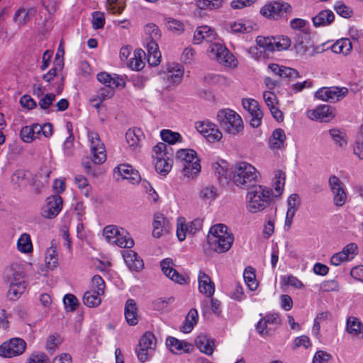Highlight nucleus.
I'll return each instance as SVG.
<instances>
[{"mask_svg": "<svg viewBox=\"0 0 363 363\" xmlns=\"http://www.w3.org/2000/svg\"><path fill=\"white\" fill-rule=\"evenodd\" d=\"M292 11L291 6L284 1H274L262 8L260 13L264 17L274 20L286 16Z\"/></svg>", "mask_w": 363, "mask_h": 363, "instance_id": "423d86ee", "label": "nucleus"}, {"mask_svg": "<svg viewBox=\"0 0 363 363\" xmlns=\"http://www.w3.org/2000/svg\"><path fill=\"white\" fill-rule=\"evenodd\" d=\"M93 291H95L98 294H104L105 289V282L99 275H95L92 278Z\"/></svg>", "mask_w": 363, "mask_h": 363, "instance_id": "680f3d73", "label": "nucleus"}, {"mask_svg": "<svg viewBox=\"0 0 363 363\" xmlns=\"http://www.w3.org/2000/svg\"><path fill=\"white\" fill-rule=\"evenodd\" d=\"M17 248L19 251L24 253H28L32 251L33 245L30 237L28 234L23 233L21 235L17 242Z\"/></svg>", "mask_w": 363, "mask_h": 363, "instance_id": "a19ab883", "label": "nucleus"}, {"mask_svg": "<svg viewBox=\"0 0 363 363\" xmlns=\"http://www.w3.org/2000/svg\"><path fill=\"white\" fill-rule=\"evenodd\" d=\"M211 129H208V133L203 134V136L206 138V139L211 143L215 141H219L223 136L222 133L218 129L216 125L214 124V127H211Z\"/></svg>", "mask_w": 363, "mask_h": 363, "instance_id": "13d9d810", "label": "nucleus"}, {"mask_svg": "<svg viewBox=\"0 0 363 363\" xmlns=\"http://www.w3.org/2000/svg\"><path fill=\"white\" fill-rule=\"evenodd\" d=\"M331 358V355L325 351L319 350L315 352L312 363H327Z\"/></svg>", "mask_w": 363, "mask_h": 363, "instance_id": "774afa93", "label": "nucleus"}, {"mask_svg": "<svg viewBox=\"0 0 363 363\" xmlns=\"http://www.w3.org/2000/svg\"><path fill=\"white\" fill-rule=\"evenodd\" d=\"M26 283L22 277L18 274L14 276L11 281L10 288L8 291V297L11 300H16L24 292Z\"/></svg>", "mask_w": 363, "mask_h": 363, "instance_id": "6ab92c4d", "label": "nucleus"}, {"mask_svg": "<svg viewBox=\"0 0 363 363\" xmlns=\"http://www.w3.org/2000/svg\"><path fill=\"white\" fill-rule=\"evenodd\" d=\"M273 190L262 185L252 186L246 195L247 209L251 213L262 211L271 203Z\"/></svg>", "mask_w": 363, "mask_h": 363, "instance_id": "f257e3e1", "label": "nucleus"}, {"mask_svg": "<svg viewBox=\"0 0 363 363\" xmlns=\"http://www.w3.org/2000/svg\"><path fill=\"white\" fill-rule=\"evenodd\" d=\"M242 106L250 115V125L253 128H257L260 125L263 113L259 108L258 102L252 99H242Z\"/></svg>", "mask_w": 363, "mask_h": 363, "instance_id": "9d476101", "label": "nucleus"}, {"mask_svg": "<svg viewBox=\"0 0 363 363\" xmlns=\"http://www.w3.org/2000/svg\"><path fill=\"white\" fill-rule=\"evenodd\" d=\"M309 118L311 119L320 120L321 121L327 122L330 118H333V113L330 107L328 105H321L309 113Z\"/></svg>", "mask_w": 363, "mask_h": 363, "instance_id": "393cba45", "label": "nucleus"}, {"mask_svg": "<svg viewBox=\"0 0 363 363\" xmlns=\"http://www.w3.org/2000/svg\"><path fill=\"white\" fill-rule=\"evenodd\" d=\"M182 167L183 175L189 179H193L197 176L201 168L199 159H196L194 163H186V164H182Z\"/></svg>", "mask_w": 363, "mask_h": 363, "instance_id": "7c9ffc66", "label": "nucleus"}, {"mask_svg": "<svg viewBox=\"0 0 363 363\" xmlns=\"http://www.w3.org/2000/svg\"><path fill=\"white\" fill-rule=\"evenodd\" d=\"M97 79L106 86L111 87H124L125 82L121 80V82H116V79L113 78L109 74L106 72H101L97 74Z\"/></svg>", "mask_w": 363, "mask_h": 363, "instance_id": "e433bc0d", "label": "nucleus"}, {"mask_svg": "<svg viewBox=\"0 0 363 363\" xmlns=\"http://www.w3.org/2000/svg\"><path fill=\"white\" fill-rule=\"evenodd\" d=\"M21 138L25 143H31L36 138L33 125H26L22 128L20 133Z\"/></svg>", "mask_w": 363, "mask_h": 363, "instance_id": "603ef678", "label": "nucleus"}, {"mask_svg": "<svg viewBox=\"0 0 363 363\" xmlns=\"http://www.w3.org/2000/svg\"><path fill=\"white\" fill-rule=\"evenodd\" d=\"M90 142L91 152L92 159L86 158L83 160L82 164L86 174L95 177L96 165L104 163L106 160V154L104 144L101 143L97 133L89 132L88 134Z\"/></svg>", "mask_w": 363, "mask_h": 363, "instance_id": "f03ea898", "label": "nucleus"}, {"mask_svg": "<svg viewBox=\"0 0 363 363\" xmlns=\"http://www.w3.org/2000/svg\"><path fill=\"white\" fill-rule=\"evenodd\" d=\"M156 345V339L154 334L151 332H146L140 337L139 341V347H143L151 350L155 349Z\"/></svg>", "mask_w": 363, "mask_h": 363, "instance_id": "79ce46f5", "label": "nucleus"}, {"mask_svg": "<svg viewBox=\"0 0 363 363\" xmlns=\"http://www.w3.org/2000/svg\"><path fill=\"white\" fill-rule=\"evenodd\" d=\"M348 94V89L346 87H322L315 94V96L320 100L337 102L343 99Z\"/></svg>", "mask_w": 363, "mask_h": 363, "instance_id": "6e6552de", "label": "nucleus"}, {"mask_svg": "<svg viewBox=\"0 0 363 363\" xmlns=\"http://www.w3.org/2000/svg\"><path fill=\"white\" fill-rule=\"evenodd\" d=\"M152 225V235L155 238H160L164 233H169L171 228L169 220L160 213L155 215Z\"/></svg>", "mask_w": 363, "mask_h": 363, "instance_id": "aec40b11", "label": "nucleus"}, {"mask_svg": "<svg viewBox=\"0 0 363 363\" xmlns=\"http://www.w3.org/2000/svg\"><path fill=\"white\" fill-rule=\"evenodd\" d=\"M256 330L262 337L269 336L272 335V330L270 328H267V323L265 321L264 318H262L256 325Z\"/></svg>", "mask_w": 363, "mask_h": 363, "instance_id": "338daca9", "label": "nucleus"}, {"mask_svg": "<svg viewBox=\"0 0 363 363\" xmlns=\"http://www.w3.org/2000/svg\"><path fill=\"white\" fill-rule=\"evenodd\" d=\"M184 75V69L179 64L173 65L172 67L168 69L167 78L174 84H179Z\"/></svg>", "mask_w": 363, "mask_h": 363, "instance_id": "c9c22d12", "label": "nucleus"}, {"mask_svg": "<svg viewBox=\"0 0 363 363\" xmlns=\"http://www.w3.org/2000/svg\"><path fill=\"white\" fill-rule=\"evenodd\" d=\"M145 32L150 36V40H157L161 37L158 26L154 23L147 24L145 27Z\"/></svg>", "mask_w": 363, "mask_h": 363, "instance_id": "6e6d98bb", "label": "nucleus"}, {"mask_svg": "<svg viewBox=\"0 0 363 363\" xmlns=\"http://www.w3.org/2000/svg\"><path fill=\"white\" fill-rule=\"evenodd\" d=\"M259 174L252 165L242 162L235 164L233 179L236 186L248 190L251 186L257 185L255 183Z\"/></svg>", "mask_w": 363, "mask_h": 363, "instance_id": "7ed1b4c3", "label": "nucleus"}, {"mask_svg": "<svg viewBox=\"0 0 363 363\" xmlns=\"http://www.w3.org/2000/svg\"><path fill=\"white\" fill-rule=\"evenodd\" d=\"M173 262L172 259L166 258L161 261L160 265L163 274L169 278L173 281L183 284L186 282L185 278L183 275L180 274L172 265Z\"/></svg>", "mask_w": 363, "mask_h": 363, "instance_id": "4468645a", "label": "nucleus"}, {"mask_svg": "<svg viewBox=\"0 0 363 363\" xmlns=\"http://www.w3.org/2000/svg\"><path fill=\"white\" fill-rule=\"evenodd\" d=\"M36 13L37 10L35 7L29 9L21 7L16 12L13 19L19 26L25 25L30 21Z\"/></svg>", "mask_w": 363, "mask_h": 363, "instance_id": "b1692460", "label": "nucleus"}, {"mask_svg": "<svg viewBox=\"0 0 363 363\" xmlns=\"http://www.w3.org/2000/svg\"><path fill=\"white\" fill-rule=\"evenodd\" d=\"M165 21V25L169 30L174 32L184 30V24L181 21L172 18H167Z\"/></svg>", "mask_w": 363, "mask_h": 363, "instance_id": "bf43d9fd", "label": "nucleus"}, {"mask_svg": "<svg viewBox=\"0 0 363 363\" xmlns=\"http://www.w3.org/2000/svg\"><path fill=\"white\" fill-rule=\"evenodd\" d=\"M199 291L207 297H211L215 291L214 283L205 272L200 271L198 276Z\"/></svg>", "mask_w": 363, "mask_h": 363, "instance_id": "412c9836", "label": "nucleus"}, {"mask_svg": "<svg viewBox=\"0 0 363 363\" xmlns=\"http://www.w3.org/2000/svg\"><path fill=\"white\" fill-rule=\"evenodd\" d=\"M166 345L169 350L173 353H177V352L182 350L184 346H187L186 342L180 341L173 337H169L167 338Z\"/></svg>", "mask_w": 363, "mask_h": 363, "instance_id": "49530a36", "label": "nucleus"}, {"mask_svg": "<svg viewBox=\"0 0 363 363\" xmlns=\"http://www.w3.org/2000/svg\"><path fill=\"white\" fill-rule=\"evenodd\" d=\"M335 18L334 13L330 10L320 11L312 18L315 27L326 26L330 25Z\"/></svg>", "mask_w": 363, "mask_h": 363, "instance_id": "a878e982", "label": "nucleus"}, {"mask_svg": "<svg viewBox=\"0 0 363 363\" xmlns=\"http://www.w3.org/2000/svg\"><path fill=\"white\" fill-rule=\"evenodd\" d=\"M200 196L203 199L213 200L217 197V190L213 186L207 185L202 188Z\"/></svg>", "mask_w": 363, "mask_h": 363, "instance_id": "4d7b16f0", "label": "nucleus"}, {"mask_svg": "<svg viewBox=\"0 0 363 363\" xmlns=\"http://www.w3.org/2000/svg\"><path fill=\"white\" fill-rule=\"evenodd\" d=\"M208 242L212 250L218 253L225 252L230 250L234 240L232 234L226 235L223 238L208 236Z\"/></svg>", "mask_w": 363, "mask_h": 363, "instance_id": "f8f14e48", "label": "nucleus"}, {"mask_svg": "<svg viewBox=\"0 0 363 363\" xmlns=\"http://www.w3.org/2000/svg\"><path fill=\"white\" fill-rule=\"evenodd\" d=\"M112 242L123 248H131L134 245L133 240L129 237L128 233L123 228L119 229V233Z\"/></svg>", "mask_w": 363, "mask_h": 363, "instance_id": "c85d7f7f", "label": "nucleus"}, {"mask_svg": "<svg viewBox=\"0 0 363 363\" xmlns=\"http://www.w3.org/2000/svg\"><path fill=\"white\" fill-rule=\"evenodd\" d=\"M124 313L128 324L130 325H135L138 323L137 306L134 300L128 299L126 301Z\"/></svg>", "mask_w": 363, "mask_h": 363, "instance_id": "cd10ccee", "label": "nucleus"}, {"mask_svg": "<svg viewBox=\"0 0 363 363\" xmlns=\"http://www.w3.org/2000/svg\"><path fill=\"white\" fill-rule=\"evenodd\" d=\"M284 130L281 128L275 129L269 140V145L272 150H279L284 147L286 140Z\"/></svg>", "mask_w": 363, "mask_h": 363, "instance_id": "bb28decb", "label": "nucleus"}, {"mask_svg": "<svg viewBox=\"0 0 363 363\" xmlns=\"http://www.w3.org/2000/svg\"><path fill=\"white\" fill-rule=\"evenodd\" d=\"M26 342L18 337L12 338L0 345V356L11 358L21 354L26 350Z\"/></svg>", "mask_w": 363, "mask_h": 363, "instance_id": "0eeeda50", "label": "nucleus"}, {"mask_svg": "<svg viewBox=\"0 0 363 363\" xmlns=\"http://www.w3.org/2000/svg\"><path fill=\"white\" fill-rule=\"evenodd\" d=\"M230 233L227 232V226L223 224H216L212 226L210 229L208 236H215L218 238H223L226 235Z\"/></svg>", "mask_w": 363, "mask_h": 363, "instance_id": "5fc2aeb1", "label": "nucleus"}, {"mask_svg": "<svg viewBox=\"0 0 363 363\" xmlns=\"http://www.w3.org/2000/svg\"><path fill=\"white\" fill-rule=\"evenodd\" d=\"M156 160L155 169L157 172L166 174L171 170L172 167V160H169L166 157Z\"/></svg>", "mask_w": 363, "mask_h": 363, "instance_id": "37998d69", "label": "nucleus"}, {"mask_svg": "<svg viewBox=\"0 0 363 363\" xmlns=\"http://www.w3.org/2000/svg\"><path fill=\"white\" fill-rule=\"evenodd\" d=\"M334 9L337 13L343 18H350L353 13L352 9L342 1L336 2Z\"/></svg>", "mask_w": 363, "mask_h": 363, "instance_id": "864d4df0", "label": "nucleus"}, {"mask_svg": "<svg viewBox=\"0 0 363 363\" xmlns=\"http://www.w3.org/2000/svg\"><path fill=\"white\" fill-rule=\"evenodd\" d=\"M212 169L220 183L227 182L228 179L231 176L228 169V163L223 160L213 162L212 164Z\"/></svg>", "mask_w": 363, "mask_h": 363, "instance_id": "4be33fe9", "label": "nucleus"}, {"mask_svg": "<svg viewBox=\"0 0 363 363\" xmlns=\"http://www.w3.org/2000/svg\"><path fill=\"white\" fill-rule=\"evenodd\" d=\"M210 58L216 60L219 63L225 66L236 67L237 60L229 50L220 43H213L208 48Z\"/></svg>", "mask_w": 363, "mask_h": 363, "instance_id": "39448f33", "label": "nucleus"}, {"mask_svg": "<svg viewBox=\"0 0 363 363\" xmlns=\"http://www.w3.org/2000/svg\"><path fill=\"white\" fill-rule=\"evenodd\" d=\"M63 303L65 308L68 311H74L79 305L77 298L71 294H67L64 296Z\"/></svg>", "mask_w": 363, "mask_h": 363, "instance_id": "8fccbe9b", "label": "nucleus"}, {"mask_svg": "<svg viewBox=\"0 0 363 363\" xmlns=\"http://www.w3.org/2000/svg\"><path fill=\"white\" fill-rule=\"evenodd\" d=\"M123 257L130 270L139 272L143 268V261L135 251L132 250H124Z\"/></svg>", "mask_w": 363, "mask_h": 363, "instance_id": "f3484780", "label": "nucleus"}, {"mask_svg": "<svg viewBox=\"0 0 363 363\" xmlns=\"http://www.w3.org/2000/svg\"><path fill=\"white\" fill-rule=\"evenodd\" d=\"M276 179L277 181L274 187L276 194H274L273 193V196H278L281 194L284 186L285 173L281 171H279L276 174Z\"/></svg>", "mask_w": 363, "mask_h": 363, "instance_id": "09e8293b", "label": "nucleus"}, {"mask_svg": "<svg viewBox=\"0 0 363 363\" xmlns=\"http://www.w3.org/2000/svg\"><path fill=\"white\" fill-rule=\"evenodd\" d=\"M347 331L352 335L363 337V325L355 317H349L347 320Z\"/></svg>", "mask_w": 363, "mask_h": 363, "instance_id": "473e14b6", "label": "nucleus"}, {"mask_svg": "<svg viewBox=\"0 0 363 363\" xmlns=\"http://www.w3.org/2000/svg\"><path fill=\"white\" fill-rule=\"evenodd\" d=\"M256 43L264 53L274 51V48L272 45V37L257 36Z\"/></svg>", "mask_w": 363, "mask_h": 363, "instance_id": "c03bdc74", "label": "nucleus"}, {"mask_svg": "<svg viewBox=\"0 0 363 363\" xmlns=\"http://www.w3.org/2000/svg\"><path fill=\"white\" fill-rule=\"evenodd\" d=\"M101 294H98V293L95 291H86L83 296V302L84 305L88 307H96L98 306L101 301L100 296Z\"/></svg>", "mask_w": 363, "mask_h": 363, "instance_id": "58836bf2", "label": "nucleus"}, {"mask_svg": "<svg viewBox=\"0 0 363 363\" xmlns=\"http://www.w3.org/2000/svg\"><path fill=\"white\" fill-rule=\"evenodd\" d=\"M57 261L58 258L56 248L52 245L51 247L47 250L45 253V264L48 269H53L57 267Z\"/></svg>", "mask_w": 363, "mask_h": 363, "instance_id": "ea45409f", "label": "nucleus"}, {"mask_svg": "<svg viewBox=\"0 0 363 363\" xmlns=\"http://www.w3.org/2000/svg\"><path fill=\"white\" fill-rule=\"evenodd\" d=\"M62 199L59 195H54L47 199V203L43 208L42 215L46 218H53L61 211Z\"/></svg>", "mask_w": 363, "mask_h": 363, "instance_id": "9b49d317", "label": "nucleus"}, {"mask_svg": "<svg viewBox=\"0 0 363 363\" xmlns=\"http://www.w3.org/2000/svg\"><path fill=\"white\" fill-rule=\"evenodd\" d=\"M217 33L214 29L208 26H201L197 28L194 35V43L201 44L203 40L211 43L216 40Z\"/></svg>", "mask_w": 363, "mask_h": 363, "instance_id": "2eb2a0df", "label": "nucleus"}, {"mask_svg": "<svg viewBox=\"0 0 363 363\" xmlns=\"http://www.w3.org/2000/svg\"><path fill=\"white\" fill-rule=\"evenodd\" d=\"M105 23L104 15L99 11H94L92 13V25L94 29H99L104 27Z\"/></svg>", "mask_w": 363, "mask_h": 363, "instance_id": "69168bd1", "label": "nucleus"}, {"mask_svg": "<svg viewBox=\"0 0 363 363\" xmlns=\"http://www.w3.org/2000/svg\"><path fill=\"white\" fill-rule=\"evenodd\" d=\"M160 135L162 140L167 143L168 145H173L181 139L179 133L172 132L170 130H162Z\"/></svg>", "mask_w": 363, "mask_h": 363, "instance_id": "de8ad7c7", "label": "nucleus"}, {"mask_svg": "<svg viewBox=\"0 0 363 363\" xmlns=\"http://www.w3.org/2000/svg\"><path fill=\"white\" fill-rule=\"evenodd\" d=\"M176 159L179 160L181 165L186 163H194L196 159H199L196 152L191 149H180L177 151Z\"/></svg>", "mask_w": 363, "mask_h": 363, "instance_id": "c756f323", "label": "nucleus"}, {"mask_svg": "<svg viewBox=\"0 0 363 363\" xmlns=\"http://www.w3.org/2000/svg\"><path fill=\"white\" fill-rule=\"evenodd\" d=\"M142 136V130L139 128L129 129L125 133L126 141L131 147H137Z\"/></svg>", "mask_w": 363, "mask_h": 363, "instance_id": "4c0bfd02", "label": "nucleus"}, {"mask_svg": "<svg viewBox=\"0 0 363 363\" xmlns=\"http://www.w3.org/2000/svg\"><path fill=\"white\" fill-rule=\"evenodd\" d=\"M263 99L272 116L277 121H282L284 120V115L282 111L277 107L279 101L276 94L271 91H267L263 93Z\"/></svg>", "mask_w": 363, "mask_h": 363, "instance_id": "ddd939ff", "label": "nucleus"}, {"mask_svg": "<svg viewBox=\"0 0 363 363\" xmlns=\"http://www.w3.org/2000/svg\"><path fill=\"white\" fill-rule=\"evenodd\" d=\"M268 68L274 74L289 81L300 77L298 72L294 68L280 66L274 63L269 64Z\"/></svg>", "mask_w": 363, "mask_h": 363, "instance_id": "dca6fc26", "label": "nucleus"}, {"mask_svg": "<svg viewBox=\"0 0 363 363\" xmlns=\"http://www.w3.org/2000/svg\"><path fill=\"white\" fill-rule=\"evenodd\" d=\"M198 317L197 311L194 308L191 309L186 317L182 330L185 333H190L197 323Z\"/></svg>", "mask_w": 363, "mask_h": 363, "instance_id": "f704fd0d", "label": "nucleus"}, {"mask_svg": "<svg viewBox=\"0 0 363 363\" xmlns=\"http://www.w3.org/2000/svg\"><path fill=\"white\" fill-rule=\"evenodd\" d=\"M197 348L203 353L211 355L213 354L215 344L213 339L208 338L206 335H200L195 340Z\"/></svg>", "mask_w": 363, "mask_h": 363, "instance_id": "5701e85b", "label": "nucleus"}, {"mask_svg": "<svg viewBox=\"0 0 363 363\" xmlns=\"http://www.w3.org/2000/svg\"><path fill=\"white\" fill-rule=\"evenodd\" d=\"M74 181L77 186L82 189L83 194L88 197L89 196L91 187L86 178L82 175H77L74 178Z\"/></svg>", "mask_w": 363, "mask_h": 363, "instance_id": "3c124183", "label": "nucleus"}, {"mask_svg": "<svg viewBox=\"0 0 363 363\" xmlns=\"http://www.w3.org/2000/svg\"><path fill=\"white\" fill-rule=\"evenodd\" d=\"M357 245L355 243H350L347 244L341 251L344 255L346 257L347 260H351L354 258V257L357 255Z\"/></svg>", "mask_w": 363, "mask_h": 363, "instance_id": "e2e57ef3", "label": "nucleus"}, {"mask_svg": "<svg viewBox=\"0 0 363 363\" xmlns=\"http://www.w3.org/2000/svg\"><path fill=\"white\" fill-rule=\"evenodd\" d=\"M243 277L246 284L250 290L254 291L257 289L258 284L257 283L255 274L252 267L245 269Z\"/></svg>", "mask_w": 363, "mask_h": 363, "instance_id": "a18cd8bd", "label": "nucleus"}, {"mask_svg": "<svg viewBox=\"0 0 363 363\" xmlns=\"http://www.w3.org/2000/svg\"><path fill=\"white\" fill-rule=\"evenodd\" d=\"M352 46L348 38H343L337 40L332 46L333 52L335 53H342L345 55H348L352 50Z\"/></svg>", "mask_w": 363, "mask_h": 363, "instance_id": "72a5a7b5", "label": "nucleus"}, {"mask_svg": "<svg viewBox=\"0 0 363 363\" xmlns=\"http://www.w3.org/2000/svg\"><path fill=\"white\" fill-rule=\"evenodd\" d=\"M217 121L220 128L227 133L238 135L242 131L244 125L240 116L233 110L225 108L217 113Z\"/></svg>", "mask_w": 363, "mask_h": 363, "instance_id": "20e7f679", "label": "nucleus"}, {"mask_svg": "<svg viewBox=\"0 0 363 363\" xmlns=\"http://www.w3.org/2000/svg\"><path fill=\"white\" fill-rule=\"evenodd\" d=\"M313 48V43L310 36L306 33L296 35L294 48L298 55L303 56Z\"/></svg>", "mask_w": 363, "mask_h": 363, "instance_id": "a211bd4d", "label": "nucleus"}, {"mask_svg": "<svg viewBox=\"0 0 363 363\" xmlns=\"http://www.w3.org/2000/svg\"><path fill=\"white\" fill-rule=\"evenodd\" d=\"M174 298L171 296L169 298H159L153 302V307L155 310H164L170 303H172Z\"/></svg>", "mask_w": 363, "mask_h": 363, "instance_id": "0e129e2a", "label": "nucleus"}, {"mask_svg": "<svg viewBox=\"0 0 363 363\" xmlns=\"http://www.w3.org/2000/svg\"><path fill=\"white\" fill-rule=\"evenodd\" d=\"M328 184L333 195V202L336 206H342L346 201L347 194L340 179L332 175L329 177Z\"/></svg>", "mask_w": 363, "mask_h": 363, "instance_id": "1a4fd4ad", "label": "nucleus"}, {"mask_svg": "<svg viewBox=\"0 0 363 363\" xmlns=\"http://www.w3.org/2000/svg\"><path fill=\"white\" fill-rule=\"evenodd\" d=\"M67 130L69 133V136L66 138L63 145L64 154L67 157H71L74 155V137L72 133V125L70 122L66 124Z\"/></svg>", "mask_w": 363, "mask_h": 363, "instance_id": "2f4dec72", "label": "nucleus"}, {"mask_svg": "<svg viewBox=\"0 0 363 363\" xmlns=\"http://www.w3.org/2000/svg\"><path fill=\"white\" fill-rule=\"evenodd\" d=\"M153 351V350L145 348L143 347H139V345H138V347L135 350V353L137 354L138 360L144 363L146 361L148 360L150 358V356L151 355V352Z\"/></svg>", "mask_w": 363, "mask_h": 363, "instance_id": "052dcab7", "label": "nucleus"}]
</instances>
